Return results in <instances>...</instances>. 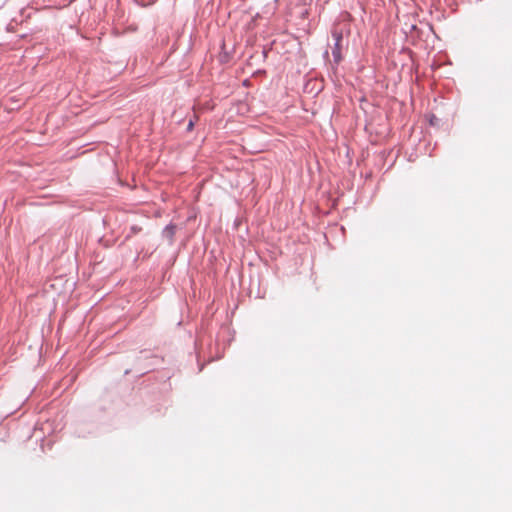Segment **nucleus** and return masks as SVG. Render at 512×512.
I'll return each mask as SVG.
<instances>
[{
	"label": "nucleus",
	"mask_w": 512,
	"mask_h": 512,
	"mask_svg": "<svg viewBox=\"0 0 512 512\" xmlns=\"http://www.w3.org/2000/svg\"><path fill=\"white\" fill-rule=\"evenodd\" d=\"M332 37L334 40V47L332 48L333 60L336 64H339L342 60V54H341L342 40H343L342 32L335 30L332 32Z\"/></svg>",
	"instance_id": "nucleus-1"
},
{
	"label": "nucleus",
	"mask_w": 512,
	"mask_h": 512,
	"mask_svg": "<svg viewBox=\"0 0 512 512\" xmlns=\"http://www.w3.org/2000/svg\"><path fill=\"white\" fill-rule=\"evenodd\" d=\"M193 127H194V121L189 120L188 125H187V130L191 131L193 129Z\"/></svg>",
	"instance_id": "nucleus-3"
},
{
	"label": "nucleus",
	"mask_w": 512,
	"mask_h": 512,
	"mask_svg": "<svg viewBox=\"0 0 512 512\" xmlns=\"http://www.w3.org/2000/svg\"><path fill=\"white\" fill-rule=\"evenodd\" d=\"M175 233H176V226L174 224H169L167 225L163 231H162V235L163 237L167 238L169 240L170 243L173 242V239H174V236H175Z\"/></svg>",
	"instance_id": "nucleus-2"
}]
</instances>
